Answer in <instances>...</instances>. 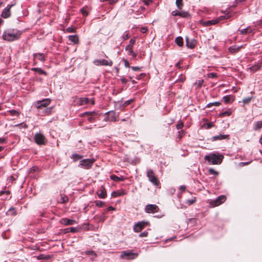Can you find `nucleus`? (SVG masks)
<instances>
[{
	"label": "nucleus",
	"mask_w": 262,
	"mask_h": 262,
	"mask_svg": "<svg viewBox=\"0 0 262 262\" xmlns=\"http://www.w3.org/2000/svg\"><path fill=\"white\" fill-rule=\"evenodd\" d=\"M145 210L146 213H154L159 211V208L155 204H148L146 206Z\"/></svg>",
	"instance_id": "10"
},
{
	"label": "nucleus",
	"mask_w": 262,
	"mask_h": 262,
	"mask_svg": "<svg viewBox=\"0 0 262 262\" xmlns=\"http://www.w3.org/2000/svg\"><path fill=\"white\" fill-rule=\"evenodd\" d=\"M148 223L147 222H139L136 223L134 226V230L136 232H139L141 231L144 227L148 225Z\"/></svg>",
	"instance_id": "12"
},
{
	"label": "nucleus",
	"mask_w": 262,
	"mask_h": 262,
	"mask_svg": "<svg viewBox=\"0 0 262 262\" xmlns=\"http://www.w3.org/2000/svg\"><path fill=\"white\" fill-rule=\"evenodd\" d=\"M146 31H147V30L145 28H141V33H146Z\"/></svg>",
	"instance_id": "63"
},
{
	"label": "nucleus",
	"mask_w": 262,
	"mask_h": 262,
	"mask_svg": "<svg viewBox=\"0 0 262 262\" xmlns=\"http://www.w3.org/2000/svg\"><path fill=\"white\" fill-rule=\"evenodd\" d=\"M79 105H83L89 103V100L88 98H79L76 100Z\"/></svg>",
	"instance_id": "19"
},
{
	"label": "nucleus",
	"mask_w": 262,
	"mask_h": 262,
	"mask_svg": "<svg viewBox=\"0 0 262 262\" xmlns=\"http://www.w3.org/2000/svg\"><path fill=\"white\" fill-rule=\"evenodd\" d=\"M83 157L82 156L77 154H74L71 155V159L73 160L74 161H77L81 159H82Z\"/></svg>",
	"instance_id": "24"
},
{
	"label": "nucleus",
	"mask_w": 262,
	"mask_h": 262,
	"mask_svg": "<svg viewBox=\"0 0 262 262\" xmlns=\"http://www.w3.org/2000/svg\"><path fill=\"white\" fill-rule=\"evenodd\" d=\"M246 1V0H235V2L236 4H241Z\"/></svg>",
	"instance_id": "58"
},
{
	"label": "nucleus",
	"mask_w": 262,
	"mask_h": 262,
	"mask_svg": "<svg viewBox=\"0 0 262 262\" xmlns=\"http://www.w3.org/2000/svg\"><path fill=\"white\" fill-rule=\"evenodd\" d=\"M69 39L74 43H76L78 42V37L76 34L69 35Z\"/></svg>",
	"instance_id": "23"
},
{
	"label": "nucleus",
	"mask_w": 262,
	"mask_h": 262,
	"mask_svg": "<svg viewBox=\"0 0 262 262\" xmlns=\"http://www.w3.org/2000/svg\"><path fill=\"white\" fill-rule=\"evenodd\" d=\"M31 70L34 72H36L39 73L40 74H43L45 75H47V72L42 70L41 68H33L31 69Z\"/></svg>",
	"instance_id": "25"
},
{
	"label": "nucleus",
	"mask_w": 262,
	"mask_h": 262,
	"mask_svg": "<svg viewBox=\"0 0 262 262\" xmlns=\"http://www.w3.org/2000/svg\"><path fill=\"white\" fill-rule=\"evenodd\" d=\"M183 126H184L183 122L181 120H180L179 121L178 123L176 125V128L177 129H180L182 128L183 127Z\"/></svg>",
	"instance_id": "40"
},
{
	"label": "nucleus",
	"mask_w": 262,
	"mask_h": 262,
	"mask_svg": "<svg viewBox=\"0 0 262 262\" xmlns=\"http://www.w3.org/2000/svg\"><path fill=\"white\" fill-rule=\"evenodd\" d=\"M34 140L35 143L39 145H45L47 142L44 135L40 133L35 134Z\"/></svg>",
	"instance_id": "7"
},
{
	"label": "nucleus",
	"mask_w": 262,
	"mask_h": 262,
	"mask_svg": "<svg viewBox=\"0 0 262 262\" xmlns=\"http://www.w3.org/2000/svg\"><path fill=\"white\" fill-rule=\"evenodd\" d=\"M70 231L71 232L74 233V232L76 231V228H74V227H71V228H70Z\"/></svg>",
	"instance_id": "62"
},
{
	"label": "nucleus",
	"mask_w": 262,
	"mask_h": 262,
	"mask_svg": "<svg viewBox=\"0 0 262 262\" xmlns=\"http://www.w3.org/2000/svg\"><path fill=\"white\" fill-rule=\"evenodd\" d=\"M257 25L262 27V19L257 23Z\"/></svg>",
	"instance_id": "64"
},
{
	"label": "nucleus",
	"mask_w": 262,
	"mask_h": 262,
	"mask_svg": "<svg viewBox=\"0 0 262 262\" xmlns=\"http://www.w3.org/2000/svg\"><path fill=\"white\" fill-rule=\"evenodd\" d=\"M33 57L42 62L45 61V55L42 53H34L33 54Z\"/></svg>",
	"instance_id": "21"
},
{
	"label": "nucleus",
	"mask_w": 262,
	"mask_h": 262,
	"mask_svg": "<svg viewBox=\"0 0 262 262\" xmlns=\"http://www.w3.org/2000/svg\"><path fill=\"white\" fill-rule=\"evenodd\" d=\"M124 66L126 68H129V62L126 60H125L124 61Z\"/></svg>",
	"instance_id": "59"
},
{
	"label": "nucleus",
	"mask_w": 262,
	"mask_h": 262,
	"mask_svg": "<svg viewBox=\"0 0 262 262\" xmlns=\"http://www.w3.org/2000/svg\"><path fill=\"white\" fill-rule=\"evenodd\" d=\"M226 200V197L225 195H221L218 196L215 200H211L209 202L210 205L212 207H214L216 206H218L222 204L223 203H224Z\"/></svg>",
	"instance_id": "8"
},
{
	"label": "nucleus",
	"mask_w": 262,
	"mask_h": 262,
	"mask_svg": "<svg viewBox=\"0 0 262 262\" xmlns=\"http://www.w3.org/2000/svg\"><path fill=\"white\" fill-rule=\"evenodd\" d=\"M106 219V216L104 213H102L101 215L98 217L99 222H103Z\"/></svg>",
	"instance_id": "42"
},
{
	"label": "nucleus",
	"mask_w": 262,
	"mask_h": 262,
	"mask_svg": "<svg viewBox=\"0 0 262 262\" xmlns=\"http://www.w3.org/2000/svg\"><path fill=\"white\" fill-rule=\"evenodd\" d=\"M95 162V159L94 158L83 159L80 161L79 166L89 169L92 167Z\"/></svg>",
	"instance_id": "6"
},
{
	"label": "nucleus",
	"mask_w": 262,
	"mask_h": 262,
	"mask_svg": "<svg viewBox=\"0 0 262 262\" xmlns=\"http://www.w3.org/2000/svg\"><path fill=\"white\" fill-rule=\"evenodd\" d=\"M94 63L96 66H108L111 67L113 65L112 60L106 59L95 60Z\"/></svg>",
	"instance_id": "13"
},
{
	"label": "nucleus",
	"mask_w": 262,
	"mask_h": 262,
	"mask_svg": "<svg viewBox=\"0 0 262 262\" xmlns=\"http://www.w3.org/2000/svg\"><path fill=\"white\" fill-rule=\"evenodd\" d=\"M195 201H196V199L195 197H194L193 199H192L191 200H187L186 201V203L188 204V205H191L192 204H193L194 203H195Z\"/></svg>",
	"instance_id": "41"
},
{
	"label": "nucleus",
	"mask_w": 262,
	"mask_h": 262,
	"mask_svg": "<svg viewBox=\"0 0 262 262\" xmlns=\"http://www.w3.org/2000/svg\"><path fill=\"white\" fill-rule=\"evenodd\" d=\"M96 114L95 112H85L84 115L88 117L89 122H93L94 120V115Z\"/></svg>",
	"instance_id": "22"
},
{
	"label": "nucleus",
	"mask_w": 262,
	"mask_h": 262,
	"mask_svg": "<svg viewBox=\"0 0 262 262\" xmlns=\"http://www.w3.org/2000/svg\"><path fill=\"white\" fill-rule=\"evenodd\" d=\"M106 209L107 211H111V210H115V208L112 206H110V207H107Z\"/></svg>",
	"instance_id": "61"
},
{
	"label": "nucleus",
	"mask_w": 262,
	"mask_h": 262,
	"mask_svg": "<svg viewBox=\"0 0 262 262\" xmlns=\"http://www.w3.org/2000/svg\"><path fill=\"white\" fill-rule=\"evenodd\" d=\"M262 127V121H257L256 122L254 126V129L255 130H256L257 129H259Z\"/></svg>",
	"instance_id": "29"
},
{
	"label": "nucleus",
	"mask_w": 262,
	"mask_h": 262,
	"mask_svg": "<svg viewBox=\"0 0 262 262\" xmlns=\"http://www.w3.org/2000/svg\"><path fill=\"white\" fill-rule=\"evenodd\" d=\"M37 258L38 259H45L46 258L45 255H44V254H40L37 257Z\"/></svg>",
	"instance_id": "53"
},
{
	"label": "nucleus",
	"mask_w": 262,
	"mask_h": 262,
	"mask_svg": "<svg viewBox=\"0 0 262 262\" xmlns=\"http://www.w3.org/2000/svg\"><path fill=\"white\" fill-rule=\"evenodd\" d=\"M229 135H219L217 136H213L211 138V141H214L216 140H229Z\"/></svg>",
	"instance_id": "16"
},
{
	"label": "nucleus",
	"mask_w": 262,
	"mask_h": 262,
	"mask_svg": "<svg viewBox=\"0 0 262 262\" xmlns=\"http://www.w3.org/2000/svg\"><path fill=\"white\" fill-rule=\"evenodd\" d=\"M60 222L61 224H62L66 226L72 225L76 223V222L75 220H71V219H67V218L62 219L60 220Z\"/></svg>",
	"instance_id": "17"
},
{
	"label": "nucleus",
	"mask_w": 262,
	"mask_h": 262,
	"mask_svg": "<svg viewBox=\"0 0 262 262\" xmlns=\"http://www.w3.org/2000/svg\"><path fill=\"white\" fill-rule=\"evenodd\" d=\"M176 4L178 9H181L183 6V0H176Z\"/></svg>",
	"instance_id": "31"
},
{
	"label": "nucleus",
	"mask_w": 262,
	"mask_h": 262,
	"mask_svg": "<svg viewBox=\"0 0 262 262\" xmlns=\"http://www.w3.org/2000/svg\"><path fill=\"white\" fill-rule=\"evenodd\" d=\"M118 0H108V3L111 5L117 3Z\"/></svg>",
	"instance_id": "55"
},
{
	"label": "nucleus",
	"mask_w": 262,
	"mask_h": 262,
	"mask_svg": "<svg viewBox=\"0 0 262 262\" xmlns=\"http://www.w3.org/2000/svg\"><path fill=\"white\" fill-rule=\"evenodd\" d=\"M7 113H9L12 116H17L19 114V113L18 111L14 110L8 111L7 112Z\"/></svg>",
	"instance_id": "34"
},
{
	"label": "nucleus",
	"mask_w": 262,
	"mask_h": 262,
	"mask_svg": "<svg viewBox=\"0 0 262 262\" xmlns=\"http://www.w3.org/2000/svg\"><path fill=\"white\" fill-rule=\"evenodd\" d=\"M249 163H250V162H241V163H240V165L241 166H245V165H248Z\"/></svg>",
	"instance_id": "60"
},
{
	"label": "nucleus",
	"mask_w": 262,
	"mask_h": 262,
	"mask_svg": "<svg viewBox=\"0 0 262 262\" xmlns=\"http://www.w3.org/2000/svg\"><path fill=\"white\" fill-rule=\"evenodd\" d=\"M15 4L8 5L7 7L3 10L1 16L4 18L9 17L11 15L10 9Z\"/></svg>",
	"instance_id": "11"
},
{
	"label": "nucleus",
	"mask_w": 262,
	"mask_h": 262,
	"mask_svg": "<svg viewBox=\"0 0 262 262\" xmlns=\"http://www.w3.org/2000/svg\"><path fill=\"white\" fill-rule=\"evenodd\" d=\"M51 102L49 99H43L41 101H38L37 102V108L39 109V111H42V112L49 114L51 112V108L47 107Z\"/></svg>",
	"instance_id": "2"
},
{
	"label": "nucleus",
	"mask_w": 262,
	"mask_h": 262,
	"mask_svg": "<svg viewBox=\"0 0 262 262\" xmlns=\"http://www.w3.org/2000/svg\"><path fill=\"white\" fill-rule=\"evenodd\" d=\"M61 202L62 203H65L68 201V198L64 196H61L60 199Z\"/></svg>",
	"instance_id": "46"
},
{
	"label": "nucleus",
	"mask_w": 262,
	"mask_h": 262,
	"mask_svg": "<svg viewBox=\"0 0 262 262\" xmlns=\"http://www.w3.org/2000/svg\"><path fill=\"white\" fill-rule=\"evenodd\" d=\"M186 43L188 48L193 49L196 45V40L193 38H190V37L186 36Z\"/></svg>",
	"instance_id": "14"
},
{
	"label": "nucleus",
	"mask_w": 262,
	"mask_h": 262,
	"mask_svg": "<svg viewBox=\"0 0 262 262\" xmlns=\"http://www.w3.org/2000/svg\"><path fill=\"white\" fill-rule=\"evenodd\" d=\"M146 176L149 181L154 185L158 186L160 184V182L152 170H147Z\"/></svg>",
	"instance_id": "5"
},
{
	"label": "nucleus",
	"mask_w": 262,
	"mask_h": 262,
	"mask_svg": "<svg viewBox=\"0 0 262 262\" xmlns=\"http://www.w3.org/2000/svg\"><path fill=\"white\" fill-rule=\"evenodd\" d=\"M96 193L100 199H104L106 196V192L104 188H101L98 190Z\"/></svg>",
	"instance_id": "18"
},
{
	"label": "nucleus",
	"mask_w": 262,
	"mask_h": 262,
	"mask_svg": "<svg viewBox=\"0 0 262 262\" xmlns=\"http://www.w3.org/2000/svg\"><path fill=\"white\" fill-rule=\"evenodd\" d=\"M180 12L178 11H173L171 13L173 16H179Z\"/></svg>",
	"instance_id": "51"
},
{
	"label": "nucleus",
	"mask_w": 262,
	"mask_h": 262,
	"mask_svg": "<svg viewBox=\"0 0 262 262\" xmlns=\"http://www.w3.org/2000/svg\"><path fill=\"white\" fill-rule=\"evenodd\" d=\"M111 179L116 182H118L120 181H123L124 180V178L123 177H118V176L116 175H112L111 176Z\"/></svg>",
	"instance_id": "28"
},
{
	"label": "nucleus",
	"mask_w": 262,
	"mask_h": 262,
	"mask_svg": "<svg viewBox=\"0 0 262 262\" xmlns=\"http://www.w3.org/2000/svg\"><path fill=\"white\" fill-rule=\"evenodd\" d=\"M230 16L231 15L228 13L225 14L223 15L220 16L218 18H214L212 20H201L200 24H201L204 26H209L212 25H215L220 22L221 20L229 18Z\"/></svg>",
	"instance_id": "3"
},
{
	"label": "nucleus",
	"mask_w": 262,
	"mask_h": 262,
	"mask_svg": "<svg viewBox=\"0 0 262 262\" xmlns=\"http://www.w3.org/2000/svg\"><path fill=\"white\" fill-rule=\"evenodd\" d=\"M175 42L180 47L183 46V38L180 36L176 37L175 39Z\"/></svg>",
	"instance_id": "27"
},
{
	"label": "nucleus",
	"mask_w": 262,
	"mask_h": 262,
	"mask_svg": "<svg viewBox=\"0 0 262 262\" xmlns=\"http://www.w3.org/2000/svg\"><path fill=\"white\" fill-rule=\"evenodd\" d=\"M206 125L207 128H210L212 127L214 125V124L212 122H209L206 124Z\"/></svg>",
	"instance_id": "52"
},
{
	"label": "nucleus",
	"mask_w": 262,
	"mask_h": 262,
	"mask_svg": "<svg viewBox=\"0 0 262 262\" xmlns=\"http://www.w3.org/2000/svg\"><path fill=\"white\" fill-rule=\"evenodd\" d=\"M95 204L98 207H101L104 205V202L99 200L95 201Z\"/></svg>",
	"instance_id": "39"
},
{
	"label": "nucleus",
	"mask_w": 262,
	"mask_h": 262,
	"mask_svg": "<svg viewBox=\"0 0 262 262\" xmlns=\"http://www.w3.org/2000/svg\"><path fill=\"white\" fill-rule=\"evenodd\" d=\"M147 235H148V232L146 231H144L143 232H141L139 234V237H146Z\"/></svg>",
	"instance_id": "49"
},
{
	"label": "nucleus",
	"mask_w": 262,
	"mask_h": 262,
	"mask_svg": "<svg viewBox=\"0 0 262 262\" xmlns=\"http://www.w3.org/2000/svg\"><path fill=\"white\" fill-rule=\"evenodd\" d=\"M260 68V66L259 65H255L250 68L251 71L253 72L258 70Z\"/></svg>",
	"instance_id": "44"
},
{
	"label": "nucleus",
	"mask_w": 262,
	"mask_h": 262,
	"mask_svg": "<svg viewBox=\"0 0 262 262\" xmlns=\"http://www.w3.org/2000/svg\"><path fill=\"white\" fill-rule=\"evenodd\" d=\"M231 96H229V95H227V96H225L223 97V100L224 101V102L226 103H230L231 102ZM233 100H232V101H233Z\"/></svg>",
	"instance_id": "36"
},
{
	"label": "nucleus",
	"mask_w": 262,
	"mask_h": 262,
	"mask_svg": "<svg viewBox=\"0 0 262 262\" xmlns=\"http://www.w3.org/2000/svg\"><path fill=\"white\" fill-rule=\"evenodd\" d=\"M186 189V186L184 185H181L180 187V190H181L182 191H184Z\"/></svg>",
	"instance_id": "57"
},
{
	"label": "nucleus",
	"mask_w": 262,
	"mask_h": 262,
	"mask_svg": "<svg viewBox=\"0 0 262 262\" xmlns=\"http://www.w3.org/2000/svg\"><path fill=\"white\" fill-rule=\"evenodd\" d=\"M239 47H231L229 48V50L230 53H234L238 51L239 50Z\"/></svg>",
	"instance_id": "33"
},
{
	"label": "nucleus",
	"mask_w": 262,
	"mask_h": 262,
	"mask_svg": "<svg viewBox=\"0 0 262 262\" xmlns=\"http://www.w3.org/2000/svg\"><path fill=\"white\" fill-rule=\"evenodd\" d=\"M221 104V103L220 102H211V103H208L206 107H210L212 106H219L220 104Z\"/></svg>",
	"instance_id": "37"
},
{
	"label": "nucleus",
	"mask_w": 262,
	"mask_h": 262,
	"mask_svg": "<svg viewBox=\"0 0 262 262\" xmlns=\"http://www.w3.org/2000/svg\"><path fill=\"white\" fill-rule=\"evenodd\" d=\"M85 254L87 255H94L96 256V253L93 251H85Z\"/></svg>",
	"instance_id": "50"
},
{
	"label": "nucleus",
	"mask_w": 262,
	"mask_h": 262,
	"mask_svg": "<svg viewBox=\"0 0 262 262\" xmlns=\"http://www.w3.org/2000/svg\"><path fill=\"white\" fill-rule=\"evenodd\" d=\"M131 69L133 71H140V68L139 67H131Z\"/></svg>",
	"instance_id": "54"
},
{
	"label": "nucleus",
	"mask_w": 262,
	"mask_h": 262,
	"mask_svg": "<svg viewBox=\"0 0 262 262\" xmlns=\"http://www.w3.org/2000/svg\"><path fill=\"white\" fill-rule=\"evenodd\" d=\"M179 138L180 139L184 135L185 132L183 130H181L178 132Z\"/></svg>",
	"instance_id": "48"
},
{
	"label": "nucleus",
	"mask_w": 262,
	"mask_h": 262,
	"mask_svg": "<svg viewBox=\"0 0 262 262\" xmlns=\"http://www.w3.org/2000/svg\"><path fill=\"white\" fill-rule=\"evenodd\" d=\"M231 111L227 110V111H226L221 113L220 115V116L222 117H224V116H229L231 115Z\"/></svg>",
	"instance_id": "32"
},
{
	"label": "nucleus",
	"mask_w": 262,
	"mask_h": 262,
	"mask_svg": "<svg viewBox=\"0 0 262 262\" xmlns=\"http://www.w3.org/2000/svg\"><path fill=\"white\" fill-rule=\"evenodd\" d=\"M204 83V80L203 79H201V80H199L198 81H197L195 83V84L197 85V87L198 88H200L203 84Z\"/></svg>",
	"instance_id": "43"
},
{
	"label": "nucleus",
	"mask_w": 262,
	"mask_h": 262,
	"mask_svg": "<svg viewBox=\"0 0 262 262\" xmlns=\"http://www.w3.org/2000/svg\"><path fill=\"white\" fill-rule=\"evenodd\" d=\"M138 256V253H133L132 251H123L121 252L120 257L127 260L135 259Z\"/></svg>",
	"instance_id": "4"
},
{
	"label": "nucleus",
	"mask_w": 262,
	"mask_h": 262,
	"mask_svg": "<svg viewBox=\"0 0 262 262\" xmlns=\"http://www.w3.org/2000/svg\"><path fill=\"white\" fill-rule=\"evenodd\" d=\"M209 78H214L217 77L216 74L214 73H210L208 74Z\"/></svg>",
	"instance_id": "47"
},
{
	"label": "nucleus",
	"mask_w": 262,
	"mask_h": 262,
	"mask_svg": "<svg viewBox=\"0 0 262 262\" xmlns=\"http://www.w3.org/2000/svg\"><path fill=\"white\" fill-rule=\"evenodd\" d=\"M120 80H121V82L124 84L126 83L127 81V79L124 77H122L120 79Z\"/></svg>",
	"instance_id": "56"
},
{
	"label": "nucleus",
	"mask_w": 262,
	"mask_h": 262,
	"mask_svg": "<svg viewBox=\"0 0 262 262\" xmlns=\"http://www.w3.org/2000/svg\"><path fill=\"white\" fill-rule=\"evenodd\" d=\"M106 115H107V120L110 121H116L117 120V117L115 112L109 111L106 113Z\"/></svg>",
	"instance_id": "15"
},
{
	"label": "nucleus",
	"mask_w": 262,
	"mask_h": 262,
	"mask_svg": "<svg viewBox=\"0 0 262 262\" xmlns=\"http://www.w3.org/2000/svg\"><path fill=\"white\" fill-rule=\"evenodd\" d=\"M7 213H8V214L15 215L16 214V211L14 208H11L8 211Z\"/></svg>",
	"instance_id": "35"
},
{
	"label": "nucleus",
	"mask_w": 262,
	"mask_h": 262,
	"mask_svg": "<svg viewBox=\"0 0 262 262\" xmlns=\"http://www.w3.org/2000/svg\"><path fill=\"white\" fill-rule=\"evenodd\" d=\"M252 99H253L252 97L244 98L243 100V102L244 104H249Z\"/></svg>",
	"instance_id": "38"
},
{
	"label": "nucleus",
	"mask_w": 262,
	"mask_h": 262,
	"mask_svg": "<svg viewBox=\"0 0 262 262\" xmlns=\"http://www.w3.org/2000/svg\"><path fill=\"white\" fill-rule=\"evenodd\" d=\"M20 34H3L2 37L4 40L8 41L18 39L20 37Z\"/></svg>",
	"instance_id": "9"
},
{
	"label": "nucleus",
	"mask_w": 262,
	"mask_h": 262,
	"mask_svg": "<svg viewBox=\"0 0 262 262\" xmlns=\"http://www.w3.org/2000/svg\"><path fill=\"white\" fill-rule=\"evenodd\" d=\"M209 171V173L210 174H215V175H217L219 174V172L215 170H214L212 168H210L208 170Z\"/></svg>",
	"instance_id": "45"
},
{
	"label": "nucleus",
	"mask_w": 262,
	"mask_h": 262,
	"mask_svg": "<svg viewBox=\"0 0 262 262\" xmlns=\"http://www.w3.org/2000/svg\"><path fill=\"white\" fill-rule=\"evenodd\" d=\"M224 156L220 154H210L205 156V160L212 165L220 164L223 161Z\"/></svg>",
	"instance_id": "1"
},
{
	"label": "nucleus",
	"mask_w": 262,
	"mask_h": 262,
	"mask_svg": "<svg viewBox=\"0 0 262 262\" xmlns=\"http://www.w3.org/2000/svg\"><path fill=\"white\" fill-rule=\"evenodd\" d=\"M179 16L184 18H188L190 17L189 14L186 11H180Z\"/></svg>",
	"instance_id": "30"
},
{
	"label": "nucleus",
	"mask_w": 262,
	"mask_h": 262,
	"mask_svg": "<svg viewBox=\"0 0 262 262\" xmlns=\"http://www.w3.org/2000/svg\"><path fill=\"white\" fill-rule=\"evenodd\" d=\"M136 39L132 38L129 40V43L126 47L125 50H128V49H133V45L135 43Z\"/></svg>",
	"instance_id": "26"
},
{
	"label": "nucleus",
	"mask_w": 262,
	"mask_h": 262,
	"mask_svg": "<svg viewBox=\"0 0 262 262\" xmlns=\"http://www.w3.org/2000/svg\"><path fill=\"white\" fill-rule=\"evenodd\" d=\"M126 193V191L124 190H117L116 191H113L112 193V196L113 197H117L125 195Z\"/></svg>",
	"instance_id": "20"
}]
</instances>
